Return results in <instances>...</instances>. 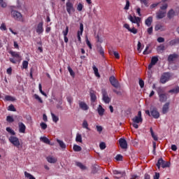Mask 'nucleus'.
Wrapping results in <instances>:
<instances>
[{"mask_svg": "<svg viewBox=\"0 0 179 179\" xmlns=\"http://www.w3.org/2000/svg\"><path fill=\"white\" fill-rule=\"evenodd\" d=\"M133 124L132 126L135 129H138L139 128V125L138 124H142L143 122V119L142 118V112L138 111L137 115L132 118Z\"/></svg>", "mask_w": 179, "mask_h": 179, "instance_id": "obj_1", "label": "nucleus"}, {"mask_svg": "<svg viewBox=\"0 0 179 179\" xmlns=\"http://www.w3.org/2000/svg\"><path fill=\"white\" fill-rule=\"evenodd\" d=\"M145 114L149 115V117H153V118H155V120H157L160 117V113L159 111H157L156 108H152L150 111L145 110Z\"/></svg>", "mask_w": 179, "mask_h": 179, "instance_id": "obj_2", "label": "nucleus"}, {"mask_svg": "<svg viewBox=\"0 0 179 179\" xmlns=\"http://www.w3.org/2000/svg\"><path fill=\"white\" fill-rule=\"evenodd\" d=\"M8 141L13 146H15V148H19L20 146V141H19V138L15 136H11L9 137Z\"/></svg>", "mask_w": 179, "mask_h": 179, "instance_id": "obj_3", "label": "nucleus"}, {"mask_svg": "<svg viewBox=\"0 0 179 179\" xmlns=\"http://www.w3.org/2000/svg\"><path fill=\"white\" fill-rule=\"evenodd\" d=\"M66 9L69 15H72L73 12H75V7L73 6V3L71 2L70 1H67L66 3Z\"/></svg>", "mask_w": 179, "mask_h": 179, "instance_id": "obj_4", "label": "nucleus"}, {"mask_svg": "<svg viewBox=\"0 0 179 179\" xmlns=\"http://www.w3.org/2000/svg\"><path fill=\"white\" fill-rule=\"evenodd\" d=\"M102 94V100L106 104H108L110 101H111V98L108 96V94H107V91L104 89L101 90Z\"/></svg>", "mask_w": 179, "mask_h": 179, "instance_id": "obj_5", "label": "nucleus"}, {"mask_svg": "<svg viewBox=\"0 0 179 179\" xmlns=\"http://www.w3.org/2000/svg\"><path fill=\"white\" fill-rule=\"evenodd\" d=\"M11 15L15 20H17L18 22H23V17L22 14L16 10H12Z\"/></svg>", "mask_w": 179, "mask_h": 179, "instance_id": "obj_6", "label": "nucleus"}, {"mask_svg": "<svg viewBox=\"0 0 179 179\" xmlns=\"http://www.w3.org/2000/svg\"><path fill=\"white\" fill-rule=\"evenodd\" d=\"M162 92L163 90L161 87L157 88V93L159 97V101H161L162 103H164V101H166L167 100V96L166 95V94H162Z\"/></svg>", "mask_w": 179, "mask_h": 179, "instance_id": "obj_7", "label": "nucleus"}, {"mask_svg": "<svg viewBox=\"0 0 179 179\" xmlns=\"http://www.w3.org/2000/svg\"><path fill=\"white\" fill-rule=\"evenodd\" d=\"M109 82L110 83V85L113 86V87H115L116 89L120 87V83L118 82V80L115 78V77L110 76L109 78Z\"/></svg>", "mask_w": 179, "mask_h": 179, "instance_id": "obj_8", "label": "nucleus"}, {"mask_svg": "<svg viewBox=\"0 0 179 179\" xmlns=\"http://www.w3.org/2000/svg\"><path fill=\"white\" fill-rule=\"evenodd\" d=\"M159 61V57L157 56H154L151 59V62L148 66V69H152L153 66H155V64H157Z\"/></svg>", "mask_w": 179, "mask_h": 179, "instance_id": "obj_9", "label": "nucleus"}, {"mask_svg": "<svg viewBox=\"0 0 179 179\" xmlns=\"http://www.w3.org/2000/svg\"><path fill=\"white\" fill-rule=\"evenodd\" d=\"M119 143H120V148H122V149H127L128 148V143H127V140H125V138H120L119 140Z\"/></svg>", "mask_w": 179, "mask_h": 179, "instance_id": "obj_10", "label": "nucleus"}, {"mask_svg": "<svg viewBox=\"0 0 179 179\" xmlns=\"http://www.w3.org/2000/svg\"><path fill=\"white\" fill-rule=\"evenodd\" d=\"M170 80V73H165L162 76L160 80L162 83H166V82H168V80Z\"/></svg>", "mask_w": 179, "mask_h": 179, "instance_id": "obj_11", "label": "nucleus"}, {"mask_svg": "<svg viewBox=\"0 0 179 179\" xmlns=\"http://www.w3.org/2000/svg\"><path fill=\"white\" fill-rule=\"evenodd\" d=\"M43 22H39L36 26V30L38 34H42V33L44 31V28L43 27Z\"/></svg>", "mask_w": 179, "mask_h": 179, "instance_id": "obj_12", "label": "nucleus"}, {"mask_svg": "<svg viewBox=\"0 0 179 179\" xmlns=\"http://www.w3.org/2000/svg\"><path fill=\"white\" fill-rule=\"evenodd\" d=\"M80 108L83 111H87L89 110V106L85 101H79L78 103Z\"/></svg>", "mask_w": 179, "mask_h": 179, "instance_id": "obj_13", "label": "nucleus"}, {"mask_svg": "<svg viewBox=\"0 0 179 179\" xmlns=\"http://www.w3.org/2000/svg\"><path fill=\"white\" fill-rule=\"evenodd\" d=\"M18 128L20 134H25L26 133V125L23 122L18 123Z\"/></svg>", "mask_w": 179, "mask_h": 179, "instance_id": "obj_14", "label": "nucleus"}, {"mask_svg": "<svg viewBox=\"0 0 179 179\" xmlns=\"http://www.w3.org/2000/svg\"><path fill=\"white\" fill-rule=\"evenodd\" d=\"M177 13H176V10L174 9L171 8L168 13H167V17L168 19H173L175 16H176Z\"/></svg>", "mask_w": 179, "mask_h": 179, "instance_id": "obj_15", "label": "nucleus"}, {"mask_svg": "<svg viewBox=\"0 0 179 179\" xmlns=\"http://www.w3.org/2000/svg\"><path fill=\"white\" fill-rule=\"evenodd\" d=\"M83 34V24L82 23L80 24V31H78V41H82V38H80V36Z\"/></svg>", "mask_w": 179, "mask_h": 179, "instance_id": "obj_16", "label": "nucleus"}, {"mask_svg": "<svg viewBox=\"0 0 179 179\" xmlns=\"http://www.w3.org/2000/svg\"><path fill=\"white\" fill-rule=\"evenodd\" d=\"M113 174H115V176H115V178H121L122 177H124L125 176V171H118L117 170L113 171Z\"/></svg>", "mask_w": 179, "mask_h": 179, "instance_id": "obj_17", "label": "nucleus"}, {"mask_svg": "<svg viewBox=\"0 0 179 179\" xmlns=\"http://www.w3.org/2000/svg\"><path fill=\"white\" fill-rule=\"evenodd\" d=\"M96 111L100 117H103L106 110L103 108V106H101V105H99Z\"/></svg>", "mask_w": 179, "mask_h": 179, "instance_id": "obj_18", "label": "nucleus"}, {"mask_svg": "<svg viewBox=\"0 0 179 179\" xmlns=\"http://www.w3.org/2000/svg\"><path fill=\"white\" fill-rule=\"evenodd\" d=\"M164 17H166V11L159 10L157 13V19H163Z\"/></svg>", "mask_w": 179, "mask_h": 179, "instance_id": "obj_19", "label": "nucleus"}, {"mask_svg": "<svg viewBox=\"0 0 179 179\" xmlns=\"http://www.w3.org/2000/svg\"><path fill=\"white\" fill-rule=\"evenodd\" d=\"M46 160L47 162H48V163L53 164H55L56 162H57V158L52 156H48V157H46Z\"/></svg>", "mask_w": 179, "mask_h": 179, "instance_id": "obj_20", "label": "nucleus"}, {"mask_svg": "<svg viewBox=\"0 0 179 179\" xmlns=\"http://www.w3.org/2000/svg\"><path fill=\"white\" fill-rule=\"evenodd\" d=\"M170 103L167 102L166 103L162 108V113L163 114H167L169 113V108Z\"/></svg>", "mask_w": 179, "mask_h": 179, "instance_id": "obj_21", "label": "nucleus"}, {"mask_svg": "<svg viewBox=\"0 0 179 179\" xmlns=\"http://www.w3.org/2000/svg\"><path fill=\"white\" fill-rule=\"evenodd\" d=\"M177 58H178V55L173 53L169 56L168 61H169V62H173V61L177 59Z\"/></svg>", "mask_w": 179, "mask_h": 179, "instance_id": "obj_22", "label": "nucleus"}, {"mask_svg": "<svg viewBox=\"0 0 179 179\" xmlns=\"http://www.w3.org/2000/svg\"><path fill=\"white\" fill-rule=\"evenodd\" d=\"M152 22H153V17H148L146 20H145V25L148 26V27H150V26L152 25Z\"/></svg>", "mask_w": 179, "mask_h": 179, "instance_id": "obj_23", "label": "nucleus"}, {"mask_svg": "<svg viewBox=\"0 0 179 179\" xmlns=\"http://www.w3.org/2000/svg\"><path fill=\"white\" fill-rule=\"evenodd\" d=\"M40 140L43 142V143H46L47 145H52V144H51V141H50V139H48V138L47 137H41Z\"/></svg>", "mask_w": 179, "mask_h": 179, "instance_id": "obj_24", "label": "nucleus"}, {"mask_svg": "<svg viewBox=\"0 0 179 179\" xmlns=\"http://www.w3.org/2000/svg\"><path fill=\"white\" fill-rule=\"evenodd\" d=\"M138 19H141V17H136V16L134 17L132 15L129 16V20H130L131 23H136V21H138Z\"/></svg>", "mask_w": 179, "mask_h": 179, "instance_id": "obj_25", "label": "nucleus"}, {"mask_svg": "<svg viewBox=\"0 0 179 179\" xmlns=\"http://www.w3.org/2000/svg\"><path fill=\"white\" fill-rule=\"evenodd\" d=\"M6 101H15L16 99L10 95H6L4 97Z\"/></svg>", "mask_w": 179, "mask_h": 179, "instance_id": "obj_26", "label": "nucleus"}, {"mask_svg": "<svg viewBox=\"0 0 179 179\" xmlns=\"http://www.w3.org/2000/svg\"><path fill=\"white\" fill-rule=\"evenodd\" d=\"M57 143H59L60 148H62V149H66V145L65 144V143H64L63 141H61L59 139L57 140Z\"/></svg>", "mask_w": 179, "mask_h": 179, "instance_id": "obj_27", "label": "nucleus"}, {"mask_svg": "<svg viewBox=\"0 0 179 179\" xmlns=\"http://www.w3.org/2000/svg\"><path fill=\"white\" fill-rule=\"evenodd\" d=\"M10 55L13 57V58H16L17 59H19L20 58V55L17 52H13V51H10Z\"/></svg>", "mask_w": 179, "mask_h": 179, "instance_id": "obj_28", "label": "nucleus"}, {"mask_svg": "<svg viewBox=\"0 0 179 179\" xmlns=\"http://www.w3.org/2000/svg\"><path fill=\"white\" fill-rule=\"evenodd\" d=\"M76 142H80V143H82V142H83V140L82 138V134H76Z\"/></svg>", "mask_w": 179, "mask_h": 179, "instance_id": "obj_29", "label": "nucleus"}, {"mask_svg": "<svg viewBox=\"0 0 179 179\" xmlns=\"http://www.w3.org/2000/svg\"><path fill=\"white\" fill-rule=\"evenodd\" d=\"M92 69L94 72L95 76H96V78H100V73H99V69H97V67H96V66H93Z\"/></svg>", "mask_w": 179, "mask_h": 179, "instance_id": "obj_30", "label": "nucleus"}, {"mask_svg": "<svg viewBox=\"0 0 179 179\" xmlns=\"http://www.w3.org/2000/svg\"><path fill=\"white\" fill-rule=\"evenodd\" d=\"M83 128H84L85 129H87L88 131H90V129L89 128V123H87V120H83Z\"/></svg>", "mask_w": 179, "mask_h": 179, "instance_id": "obj_31", "label": "nucleus"}, {"mask_svg": "<svg viewBox=\"0 0 179 179\" xmlns=\"http://www.w3.org/2000/svg\"><path fill=\"white\" fill-rule=\"evenodd\" d=\"M73 150H74V152H80L82 150V147L75 144L73 146Z\"/></svg>", "mask_w": 179, "mask_h": 179, "instance_id": "obj_32", "label": "nucleus"}, {"mask_svg": "<svg viewBox=\"0 0 179 179\" xmlns=\"http://www.w3.org/2000/svg\"><path fill=\"white\" fill-rule=\"evenodd\" d=\"M155 31H158V30H161L163 31L164 30V27L162 24H157L155 27Z\"/></svg>", "mask_w": 179, "mask_h": 179, "instance_id": "obj_33", "label": "nucleus"}, {"mask_svg": "<svg viewBox=\"0 0 179 179\" xmlns=\"http://www.w3.org/2000/svg\"><path fill=\"white\" fill-rule=\"evenodd\" d=\"M24 176H25L26 178L36 179V178L34 176H33V175H31V173H28L27 171L24 172Z\"/></svg>", "mask_w": 179, "mask_h": 179, "instance_id": "obj_34", "label": "nucleus"}, {"mask_svg": "<svg viewBox=\"0 0 179 179\" xmlns=\"http://www.w3.org/2000/svg\"><path fill=\"white\" fill-rule=\"evenodd\" d=\"M24 176H25L26 178L36 179V178L34 176H33V175H31V173H28L27 171L24 172Z\"/></svg>", "mask_w": 179, "mask_h": 179, "instance_id": "obj_35", "label": "nucleus"}, {"mask_svg": "<svg viewBox=\"0 0 179 179\" xmlns=\"http://www.w3.org/2000/svg\"><path fill=\"white\" fill-rule=\"evenodd\" d=\"M51 116H52L53 122H58V121H59V117L55 115V114L51 113Z\"/></svg>", "mask_w": 179, "mask_h": 179, "instance_id": "obj_36", "label": "nucleus"}, {"mask_svg": "<svg viewBox=\"0 0 179 179\" xmlns=\"http://www.w3.org/2000/svg\"><path fill=\"white\" fill-rule=\"evenodd\" d=\"M90 97H91V101L92 103H94L97 99V97L96 96V94L93 92H90Z\"/></svg>", "mask_w": 179, "mask_h": 179, "instance_id": "obj_37", "label": "nucleus"}, {"mask_svg": "<svg viewBox=\"0 0 179 179\" xmlns=\"http://www.w3.org/2000/svg\"><path fill=\"white\" fill-rule=\"evenodd\" d=\"M76 166L81 169V170H86V166L83 165L81 162H76Z\"/></svg>", "mask_w": 179, "mask_h": 179, "instance_id": "obj_38", "label": "nucleus"}, {"mask_svg": "<svg viewBox=\"0 0 179 179\" xmlns=\"http://www.w3.org/2000/svg\"><path fill=\"white\" fill-rule=\"evenodd\" d=\"M38 89H39L40 93H41V94H43V96H45V97H47V94H45V92H44V91H43V87L41 85V83H39Z\"/></svg>", "mask_w": 179, "mask_h": 179, "instance_id": "obj_39", "label": "nucleus"}, {"mask_svg": "<svg viewBox=\"0 0 179 179\" xmlns=\"http://www.w3.org/2000/svg\"><path fill=\"white\" fill-rule=\"evenodd\" d=\"M150 134H151V136H152L154 141H157V136L155 135V132H153V129L151 127L150 129Z\"/></svg>", "mask_w": 179, "mask_h": 179, "instance_id": "obj_40", "label": "nucleus"}, {"mask_svg": "<svg viewBox=\"0 0 179 179\" xmlns=\"http://www.w3.org/2000/svg\"><path fill=\"white\" fill-rule=\"evenodd\" d=\"M167 8H169V4H167V3H164L162 4V6H160L161 10H163V11L166 10Z\"/></svg>", "mask_w": 179, "mask_h": 179, "instance_id": "obj_41", "label": "nucleus"}, {"mask_svg": "<svg viewBox=\"0 0 179 179\" xmlns=\"http://www.w3.org/2000/svg\"><path fill=\"white\" fill-rule=\"evenodd\" d=\"M6 130L7 131V132H8V134H10L11 135H15L16 134L15 131L10 127H6Z\"/></svg>", "mask_w": 179, "mask_h": 179, "instance_id": "obj_42", "label": "nucleus"}, {"mask_svg": "<svg viewBox=\"0 0 179 179\" xmlns=\"http://www.w3.org/2000/svg\"><path fill=\"white\" fill-rule=\"evenodd\" d=\"M169 93H175V94L179 93V87H176L172 90H170Z\"/></svg>", "mask_w": 179, "mask_h": 179, "instance_id": "obj_43", "label": "nucleus"}, {"mask_svg": "<svg viewBox=\"0 0 179 179\" xmlns=\"http://www.w3.org/2000/svg\"><path fill=\"white\" fill-rule=\"evenodd\" d=\"M67 69L71 76H72L73 78H75V72H73V70H72V68H71V66H69Z\"/></svg>", "mask_w": 179, "mask_h": 179, "instance_id": "obj_44", "label": "nucleus"}, {"mask_svg": "<svg viewBox=\"0 0 179 179\" xmlns=\"http://www.w3.org/2000/svg\"><path fill=\"white\" fill-rule=\"evenodd\" d=\"M163 159L162 158H160L158 162H157V169H160V166H162L163 164Z\"/></svg>", "mask_w": 179, "mask_h": 179, "instance_id": "obj_45", "label": "nucleus"}, {"mask_svg": "<svg viewBox=\"0 0 179 179\" xmlns=\"http://www.w3.org/2000/svg\"><path fill=\"white\" fill-rule=\"evenodd\" d=\"M68 33H69V27L67 26L66 27V29L62 31L64 37L68 36Z\"/></svg>", "mask_w": 179, "mask_h": 179, "instance_id": "obj_46", "label": "nucleus"}, {"mask_svg": "<svg viewBox=\"0 0 179 179\" xmlns=\"http://www.w3.org/2000/svg\"><path fill=\"white\" fill-rule=\"evenodd\" d=\"M170 166V162L163 161L162 167V169H166V167H169Z\"/></svg>", "mask_w": 179, "mask_h": 179, "instance_id": "obj_47", "label": "nucleus"}, {"mask_svg": "<svg viewBox=\"0 0 179 179\" xmlns=\"http://www.w3.org/2000/svg\"><path fill=\"white\" fill-rule=\"evenodd\" d=\"M83 9V4H82V3H79L77 6V10L78 12H82Z\"/></svg>", "mask_w": 179, "mask_h": 179, "instance_id": "obj_48", "label": "nucleus"}, {"mask_svg": "<svg viewBox=\"0 0 179 179\" xmlns=\"http://www.w3.org/2000/svg\"><path fill=\"white\" fill-rule=\"evenodd\" d=\"M28 66H29V62L23 61L22 62V68H23V69H27Z\"/></svg>", "mask_w": 179, "mask_h": 179, "instance_id": "obj_49", "label": "nucleus"}, {"mask_svg": "<svg viewBox=\"0 0 179 179\" xmlns=\"http://www.w3.org/2000/svg\"><path fill=\"white\" fill-rule=\"evenodd\" d=\"M85 41H86L87 45L89 47L90 50H92V43H90V41H89V38H87V36L85 37Z\"/></svg>", "mask_w": 179, "mask_h": 179, "instance_id": "obj_50", "label": "nucleus"}, {"mask_svg": "<svg viewBox=\"0 0 179 179\" xmlns=\"http://www.w3.org/2000/svg\"><path fill=\"white\" fill-rule=\"evenodd\" d=\"M176 44H178V41H177V38H176V39L171 40V41L169 42V45H176Z\"/></svg>", "mask_w": 179, "mask_h": 179, "instance_id": "obj_51", "label": "nucleus"}, {"mask_svg": "<svg viewBox=\"0 0 179 179\" xmlns=\"http://www.w3.org/2000/svg\"><path fill=\"white\" fill-rule=\"evenodd\" d=\"M99 148H100V150H104V149H106V143L101 142V143L99 144Z\"/></svg>", "mask_w": 179, "mask_h": 179, "instance_id": "obj_52", "label": "nucleus"}, {"mask_svg": "<svg viewBox=\"0 0 179 179\" xmlns=\"http://www.w3.org/2000/svg\"><path fill=\"white\" fill-rule=\"evenodd\" d=\"M96 128L97 132H99V134H101V132L103 131V127L96 125Z\"/></svg>", "mask_w": 179, "mask_h": 179, "instance_id": "obj_53", "label": "nucleus"}, {"mask_svg": "<svg viewBox=\"0 0 179 179\" xmlns=\"http://www.w3.org/2000/svg\"><path fill=\"white\" fill-rule=\"evenodd\" d=\"M130 33H132L133 34H136L138 33V29H136L135 27L130 28L129 31Z\"/></svg>", "mask_w": 179, "mask_h": 179, "instance_id": "obj_54", "label": "nucleus"}, {"mask_svg": "<svg viewBox=\"0 0 179 179\" xmlns=\"http://www.w3.org/2000/svg\"><path fill=\"white\" fill-rule=\"evenodd\" d=\"M8 111H16V108H15V106L11 104L8 108Z\"/></svg>", "mask_w": 179, "mask_h": 179, "instance_id": "obj_55", "label": "nucleus"}, {"mask_svg": "<svg viewBox=\"0 0 179 179\" xmlns=\"http://www.w3.org/2000/svg\"><path fill=\"white\" fill-rule=\"evenodd\" d=\"M138 83H139L140 87H141V89H143V87H144V86H145V82L143 81L142 79H140Z\"/></svg>", "mask_w": 179, "mask_h": 179, "instance_id": "obj_56", "label": "nucleus"}, {"mask_svg": "<svg viewBox=\"0 0 179 179\" xmlns=\"http://www.w3.org/2000/svg\"><path fill=\"white\" fill-rule=\"evenodd\" d=\"M115 160H117V162H122V155H116Z\"/></svg>", "mask_w": 179, "mask_h": 179, "instance_id": "obj_57", "label": "nucleus"}, {"mask_svg": "<svg viewBox=\"0 0 179 179\" xmlns=\"http://www.w3.org/2000/svg\"><path fill=\"white\" fill-rule=\"evenodd\" d=\"M149 50V45H147L145 50L143 51V54L144 55H148V54H150V52L148 51Z\"/></svg>", "mask_w": 179, "mask_h": 179, "instance_id": "obj_58", "label": "nucleus"}, {"mask_svg": "<svg viewBox=\"0 0 179 179\" xmlns=\"http://www.w3.org/2000/svg\"><path fill=\"white\" fill-rule=\"evenodd\" d=\"M6 121H8V122H13L15 120H13V117L12 116H7Z\"/></svg>", "mask_w": 179, "mask_h": 179, "instance_id": "obj_59", "label": "nucleus"}, {"mask_svg": "<svg viewBox=\"0 0 179 179\" xmlns=\"http://www.w3.org/2000/svg\"><path fill=\"white\" fill-rule=\"evenodd\" d=\"M141 2V3H143L145 6H149L148 0H137Z\"/></svg>", "mask_w": 179, "mask_h": 179, "instance_id": "obj_60", "label": "nucleus"}, {"mask_svg": "<svg viewBox=\"0 0 179 179\" xmlns=\"http://www.w3.org/2000/svg\"><path fill=\"white\" fill-rule=\"evenodd\" d=\"M99 52L102 57H104V49L103 48L100 47L99 48Z\"/></svg>", "mask_w": 179, "mask_h": 179, "instance_id": "obj_61", "label": "nucleus"}, {"mask_svg": "<svg viewBox=\"0 0 179 179\" xmlns=\"http://www.w3.org/2000/svg\"><path fill=\"white\" fill-rule=\"evenodd\" d=\"M34 98L39 101V103H43V99L38 94H34Z\"/></svg>", "mask_w": 179, "mask_h": 179, "instance_id": "obj_62", "label": "nucleus"}, {"mask_svg": "<svg viewBox=\"0 0 179 179\" xmlns=\"http://www.w3.org/2000/svg\"><path fill=\"white\" fill-rule=\"evenodd\" d=\"M40 125L41 128H42L43 129H47V124H45V122H41Z\"/></svg>", "mask_w": 179, "mask_h": 179, "instance_id": "obj_63", "label": "nucleus"}, {"mask_svg": "<svg viewBox=\"0 0 179 179\" xmlns=\"http://www.w3.org/2000/svg\"><path fill=\"white\" fill-rule=\"evenodd\" d=\"M154 179H159L160 178V173L155 172V175L153 177Z\"/></svg>", "mask_w": 179, "mask_h": 179, "instance_id": "obj_64", "label": "nucleus"}]
</instances>
